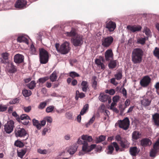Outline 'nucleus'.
Here are the masks:
<instances>
[{"mask_svg":"<svg viewBox=\"0 0 159 159\" xmlns=\"http://www.w3.org/2000/svg\"><path fill=\"white\" fill-rule=\"evenodd\" d=\"M66 36L69 37L74 36L71 39V42L75 47H80L83 42V38L81 35L76 34V31L75 29L72 28L70 32H66L65 33Z\"/></svg>","mask_w":159,"mask_h":159,"instance_id":"f257e3e1","label":"nucleus"},{"mask_svg":"<svg viewBox=\"0 0 159 159\" xmlns=\"http://www.w3.org/2000/svg\"><path fill=\"white\" fill-rule=\"evenodd\" d=\"M143 52L139 48L134 49L132 53V61L134 64L140 63L142 61Z\"/></svg>","mask_w":159,"mask_h":159,"instance_id":"f03ea898","label":"nucleus"},{"mask_svg":"<svg viewBox=\"0 0 159 159\" xmlns=\"http://www.w3.org/2000/svg\"><path fill=\"white\" fill-rule=\"evenodd\" d=\"M55 47L57 51L62 54H67L70 50L69 43L67 42H65L62 44L60 48L59 43H56Z\"/></svg>","mask_w":159,"mask_h":159,"instance_id":"7ed1b4c3","label":"nucleus"},{"mask_svg":"<svg viewBox=\"0 0 159 159\" xmlns=\"http://www.w3.org/2000/svg\"><path fill=\"white\" fill-rule=\"evenodd\" d=\"M39 61L40 63L45 64L48 62L49 59V55L48 52L43 48H40Z\"/></svg>","mask_w":159,"mask_h":159,"instance_id":"20e7f679","label":"nucleus"},{"mask_svg":"<svg viewBox=\"0 0 159 159\" xmlns=\"http://www.w3.org/2000/svg\"><path fill=\"white\" fill-rule=\"evenodd\" d=\"M81 141L80 139H78L77 143L79 144H82L83 145L82 148V150L84 152H89L91 151L92 150L95 148L96 146V144H92L90 146L88 145V143L86 141Z\"/></svg>","mask_w":159,"mask_h":159,"instance_id":"39448f33","label":"nucleus"},{"mask_svg":"<svg viewBox=\"0 0 159 159\" xmlns=\"http://www.w3.org/2000/svg\"><path fill=\"white\" fill-rule=\"evenodd\" d=\"M129 118L126 117L123 120H120L118 121L119 127L124 130H126L129 128Z\"/></svg>","mask_w":159,"mask_h":159,"instance_id":"423d86ee","label":"nucleus"},{"mask_svg":"<svg viewBox=\"0 0 159 159\" xmlns=\"http://www.w3.org/2000/svg\"><path fill=\"white\" fill-rule=\"evenodd\" d=\"M14 122L12 120L8 121L4 125V129L6 133L10 134L13 130L14 127Z\"/></svg>","mask_w":159,"mask_h":159,"instance_id":"0eeeda50","label":"nucleus"},{"mask_svg":"<svg viewBox=\"0 0 159 159\" xmlns=\"http://www.w3.org/2000/svg\"><path fill=\"white\" fill-rule=\"evenodd\" d=\"M14 133L16 136L17 137H24L27 134L24 129L17 127L15 129Z\"/></svg>","mask_w":159,"mask_h":159,"instance_id":"6e6552de","label":"nucleus"},{"mask_svg":"<svg viewBox=\"0 0 159 159\" xmlns=\"http://www.w3.org/2000/svg\"><path fill=\"white\" fill-rule=\"evenodd\" d=\"M98 98L100 101L103 102H106L108 101V103H110L111 102V99L110 96L104 93H100Z\"/></svg>","mask_w":159,"mask_h":159,"instance_id":"1a4fd4ad","label":"nucleus"},{"mask_svg":"<svg viewBox=\"0 0 159 159\" xmlns=\"http://www.w3.org/2000/svg\"><path fill=\"white\" fill-rule=\"evenodd\" d=\"M151 79L148 75L143 77L140 81V84L143 87H147L150 83Z\"/></svg>","mask_w":159,"mask_h":159,"instance_id":"9d476101","label":"nucleus"},{"mask_svg":"<svg viewBox=\"0 0 159 159\" xmlns=\"http://www.w3.org/2000/svg\"><path fill=\"white\" fill-rule=\"evenodd\" d=\"M116 27V24L112 21L106 22V23L105 28L107 29L109 32L113 31Z\"/></svg>","mask_w":159,"mask_h":159,"instance_id":"9b49d317","label":"nucleus"},{"mask_svg":"<svg viewBox=\"0 0 159 159\" xmlns=\"http://www.w3.org/2000/svg\"><path fill=\"white\" fill-rule=\"evenodd\" d=\"M158 150H159V139L153 145V148L151 150L150 152V156L151 157H155Z\"/></svg>","mask_w":159,"mask_h":159,"instance_id":"f8f14e48","label":"nucleus"},{"mask_svg":"<svg viewBox=\"0 0 159 159\" xmlns=\"http://www.w3.org/2000/svg\"><path fill=\"white\" fill-rule=\"evenodd\" d=\"M26 2L24 0H18L16 2L15 7L19 9H23L26 7Z\"/></svg>","mask_w":159,"mask_h":159,"instance_id":"ddd939ff","label":"nucleus"},{"mask_svg":"<svg viewBox=\"0 0 159 159\" xmlns=\"http://www.w3.org/2000/svg\"><path fill=\"white\" fill-rule=\"evenodd\" d=\"M113 40V39L112 37H108L103 40L102 45L104 47H108L112 43Z\"/></svg>","mask_w":159,"mask_h":159,"instance_id":"4468645a","label":"nucleus"},{"mask_svg":"<svg viewBox=\"0 0 159 159\" xmlns=\"http://www.w3.org/2000/svg\"><path fill=\"white\" fill-rule=\"evenodd\" d=\"M114 55L111 49L107 50L105 53V60L107 61H109L113 59Z\"/></svg>","mask_w":159,"mask_h":159,"instance_id":"2eb2a0df","label":"nucleus"},{"mask_svg":"<svg viewBox=\"0 0 159 159\" xmlns=\"http://www.w3.org/2000/svg\"><path fill=\"white\" fill-rule=\"evenodd\" d=\"M127 29L132 32H135L141 30L142 27L140 25H128L127 26Z\"/></svg>","mask_w":159,"mask_h":159,"instance_id":"dca6fc26","label":"nucleus"},{"mask_svg":"<svg viewBox=\"0 0 159 159\" xmlns=\"http://www.w3.org/2000/svg\"><path fill=\"white\" fill-rule=\"evenodd\" d=\"M24 56L21 54H17L14 57V61L16 63L20 64L23 62Z\"/></svg>","mask_w":159,"mask_h":159,"instance_id":"f3484780","label":"nucleus"},{"mask_svg":"<svg viewBox=\"0 0 159 159\" xmlns=\"http://www.w3.org/2000/svg\"><path fill=\"white\" fill-rule=\"evenodd\" d=\"M121 148L124 150L125 148H127L129 146V143L126 140L123 139L119 142Z\"/></svg>","mask_w":159,"mask_h":159,"instance_id":"a211bd4d","label":"nucleus"},{"mask_svg":"<svg viewBox=\"0 0 159 159\" xmlns=\"http://www.w3.org/2000/svg\"><path fill=\"white\" fill-rule=\"evenodd\" d=\"M141 134L139 131H134L132 133V139L134 141L137 140L141 138Z\"/></svg>","mask_w":159,"mask_h":159,"instance_id":"6ab92c4d","label":"nucleus"},{"mask_svg":"<svg viewBox=\"0 0 159 159\" xmlns=\"http://www.w3.org/2000/svg\"><path fill=\"white\" fill-rule=\"evenodd\" d=\"M152 120L154 125L159 127V114L155 113L152 115Z\"/></svg>","mask_w":159,"mask_h":159,"instance_id":"aec40b11","label":"nucleus"},{"mask_svg":"<svg viewBox=\"0 0 159 159\" xmlns=\"http://www.w3.org/2000/svg\"><path fill=\"white\" fill-rule=\"evenodd\" d=\"M141 144L143 146H149L151 145L152 142L148 139H143L141 141Z\"/></svg>","mask_w":159,"mask_h":159,"instance_id":"412c9836","label":"nucleus"},{"mask_svg":"<svg viewBox=\"0 0 159 159\" xmlns=\"http://www.w3.org/2000/svg\"><path fill=\"white\" fill-rule=\"evenodd\" d=\"M130 154L132 156H135L139 152V151L136 147H131L129 149Z\"/></svg>","mask_w":159,"mask_h":159,"instance_id":"4be33fe9","label":"nucleus"},{"mask_svg":"<svg viewBox=\"0 0 159 159\" xmlns=\"http://www.w3.org/2000/svg\"><path fill=\"white\" fill-rule=\"evenodd\" d=\"M81 88L82 91L84 92H86L89 88V84L87 81H83L81 84Z\"/></svg>","mask_w":159,"mask_h":159,"instance_id":"5701e85b","label":"nucleus"},{"mask_svg":"<svg viewBox=\"0 0 159 159\" xmlns=\"http://www.w3.org/2000/svg\"><path fill=\"white\" fill-rule=\"evenodd\" d=\"M151 102V100L147 98H144L141 101L142 104L144 107L148 106Z\"/></svg>","mask_w":159,"mask_h":159,"instance_id":"b1692460","label":"nucleus"},{"mask_svg":"<svg viewBox=\"0 0 159 159\" xmlns=\"http://www.w3.org/2000/svg\"><path fill=\"white\" fill-rule=\"evenodd\" d=\"M95 63L99 67H101V69L104 70L105 69V65L100 59H96L95 60Z\"/></svg>","mask_w":159,"mask_h":159,"instance_id":"393cba45","label":"nucleus"},{"mask_svg":"<svg viewBox=\"0 0 159 159\" xmlns=\"http://www.w3.org/2000/svg\"><path fill=\"white\" fill-rule=\"evenodd\" d=\"M17 41L19 43L24 42L27 44H28V41L27 39L23 36H20L18 37Z\"/></svg>","mask_w":159,"mask_h":159,"instance_id":"a878e982","label":"nucleus"},{"mask_svg":"<svg viewBox=\"0 0 159 159\" xmlns=\"http://www.w3.org/2000/svg\"><path fill=\"white\" fill-rule=\"evenodd\" d=\"M82 140L81 141L84 143V141H86L87 142V141L88 142H90L92 141L93 139L91 136H88L87 135H83L82 136Z\"/></svg>","mask_w":159,"mask_h":159,"instance_id":"bb28decb","label":"nucleus"},{"mask_svg":"<svg viewBox=\"0 0 159 159\" xmlns=\"http://www.w3.org/2000/svg\"><path fill=\"white\" fill-rule=\"evenodd\" d=\"M111 144L113 146L114 148H115L116 151V152H118L119 151L121 152L124 150V149L120 148L118 143L116 142H113Z\"/></svg>","mask_w":159,"mask_h":159,"instance_id":"cd10ccee","label":"nucleus"},{"mask_svg":"<svg viewBox=\"0 0 159 159\" xmlns=\"http://www.w3.org/2000/svg\"><path fill=\"white\" fill-rule=\"evenodd\" d=\"M110 62L108 65L110 69H112L115 68L116 66V60H110Z\"/></svg>","mask_w":159,"mask_h":159,"instance_id":"c85d7f7f","label":"nucleus"},{"mask_svg":"<svg viewBox=\"0 0 159 159\" xmlns=\"http://www.w3.org/2000/svg\"><path fill=\"white\" fill-rule=\"evenodd\" d=\"M33 125L34 126L36 127L38 129H40L41 128V125L39 123L38 120L34 119L33 120Z\"/></svg>","mask_w":159,"mask_h":159,"instance_id":"c756f323","label":"nucleus"},{"mask_svg":"<svg viewBox=\"0 0 159 159\" xmlns=\"http://www.w3.org/2000/svg\"><path fill=\"white\" fill-rule=\"evenodd\" d=\"M146 39L145 38H139L137 39V43L143 45L145 44Z\"/></svg>","mask_w":159,"mask_h":159,"instance_id":"7c9ffc66","label":"nucleus"},{"mask_svg":"<svg viewBox=\"0 0 159 159\" xmlns=\"http://www.w3.org/2000/svg\"><path fill=\"white\" fill-rule=\"evenodd\" d=\"M57 73L56 71H54L50 76V79L52 82L55 81L57 78Z\"/></svg>","mask_w":159,"mask_h":159,"instance_id":"2f4dec72","label":"nucleus"},{"mask_svg":"<svg viewBox=\"0 0 159 159\" xmlns=\"http://www.w3.org/2000/svg\"><path fill=\"white\" fill-rule=\"evenodd\" d=\"M77 148L75 146H70L68 149V151L71 154H73L76 151Z\"/></svg>","mask_w":159,"mask_h":159,"instance_id":"473e14b6","label":"nucleus"},{"mask_svg":"<svg viewBox=\"0 0 159 159\" xmlns=\"http://www.w3.org/2000/svg\"><path fill=\"white\" fill-rule=\"evenodd\" d=\"M114 76L116 79L117 80H120L122 79V71H120L116 74L114 75Z\"/></svg>","mask_w":159,"mask_h":159,"instance_id":"72a5a7b5","label":"nucleus"},{"mask_svg":"<svg viewBox=\"0 0 159 159\" xmlns=\"http://www.w3.org/2000/svg\"><path fill=\"white\" fill-rule=\"evenodd\" d=\"M36 85V83L35 81H32L30 83L26 85L30 89H34Z\"/></svg>","mask_w":159,"mask_h":159,"instance_id":"f704fd0d","label":"nucleus"},{"mask_svg":"<svg viewBox=\"0 0 159 159\" xmlns=\"http://www.w3.org/2000/svg\"><path fill=\"white\" fill-rule=\"evenodd\" d=\"M23 95L25 97H29L32 94L31 91L29 90L24 89L22 91Z\"/></svg>","mask_w":159,"mask_h":159,"instance_id":"c9c22d12","label":"nucleus"},{"mask_svg":"<svg viewBox=\"0 0 159 159\" xmlns=\"http://www.w3.org/2000/svg\"><path fill=\"white\" fill-rule=\"evenodd\" d=\"M10 68L9 70V72L11 73H14L16 71V69L13 64L11 63H10Z\"/></svg>","mask_w":159,"mask_h":159,"instance_id":"e433bc0d","label":"nucleus"},{"mask_svg":"<svg viewBox=\"0 0 159 159\" xmlns=\"http://www.w3.org/2000/svg\"><path fill=\"white\" fill-rule=\"evenodd\" d=\"M106 137L103 135H101L96 138V143H97L104 141L106 139Z\"/></svg>","mask_w":159,"mask_h":159,"instance_id":"4c0bfd02","label":"nucleus"},{"mask_svg":"<svg viewBox=\"0 0 159 159\" xmlns=\"http://www.w3.org/2000/svg\"><path fill=\"white\" fill-rule=\"evenodd\" d=\"M153 53V55L159 59V48L155 47Z\"/></svg>","mask_w":159,"mask_h":159,"instance_id":"58836bf2","label":"nucleus"},{"mask_svg":"<svg viewBox=\"0 0 159 159\" xmlns=\"http://www.w3.org/2000/svg\"><path fill=\"white\" fill-rule=\"evenodd\" d=\"M88 108L89 105L88 104H85L81 110L80 112V114L82 115H83L86 112L87 110L88 109Z\"/></svg>","mask_w":159,"mask_h":159,"instance_id":"ea45409f","label":"nucleus"},{"mask_svg":"<svg viewBox=\"0 0 159 159\" xmlns=\"http://www.w3.org/2000/svg\"><path fill=\"white\" fill-rule=\"evenodd\" d=\"M47 102L44 101L40 103L38 106V108L42 110L47 105Z\"/></svg>","mask_w":159,"mask_h":159,"instance_id":"a19ab883","label":"nucleus"},{"mask_svg":"<svg viewBox=\"0 0 159 159\" xmlns=\"http://www.w3.org/2000/svg\"><path fill=\"white\" fill-rule=\"evenodd\" d=\"M96 78L97 77L96 76H93V82L92 84V87L95 90L97 89V81L96 80Z\"/></svg>","mask_w":159,"mask_h":159,"instance_id":"79ce46f5","label":"nucleus"},{"mask_svg":"<svg viewBox=\"0 0 159 159\" xmlns=\"http://www.w3.org/2000/svg\"><path fill=\"white\" fill-rule=\"evenodd\" d=\"M114 150V148L112 144L108 146V151L107 152L108 154H112Z\"/></svg>","mask_w":159,"mask_h":159,"instance_id":"37998d69","label":"nucleus"},{"mask_svg":"<svg viewBox=\"0 0 159 159\" xmlns=\"http://www.w3.org/2000/svg\"><path fill=\"white\" fill-rule=\"evenodd\" d=\"M26 153V151L24 150H22L20 151L17 152L18 156L22 158Z\"/></svg>","mask_w":159,"mask_h":159,"instance_id":"c03bdc74","label":"nucleus"},{"mask_svg":"<svg viewBox=\"0 0 159 159\" xmlns=\"http://www.w3.org/2000/svg\"><path fill=\"white\" fill-rule=\"evenodd\" d=\"M69 76L72 78H74L76 77H80V75L76 72L71 71L69 73Z\"/></svg>","mask_w":159,"mask_h":159,"instance_id":"a18cd8bd","label":"nucleus"},{"mask_svg":"<svg viewBox=\"0 0 159 159\" xmlns=\"http://www.w3.org/2000/svg\"><path fill=\"white\" fill-rule=\"evenodd\" d=\"M54 107L53 106H50L48 107L46 109V111L47 113L52 112L54 110Z\"/></svg>","mask_w":159,"mask_h":159,"instance_id":"49530a36","label":"nucleus"},{"mask_svg":"<svg viewBox=\"0 0 159 159\" xmlns=\"http://www.w3.org/2000/svg\"><path fill=\"white\" fill-rule=\"evenodd\" d=\"M30 117L26 114H22L21 115L20 120L21 119L22 120H27L30 119Z\"/></svg>","mask_w":159,"mask_h":159,"instance_id":"de8ad7c7","label":"nucleus"},{"mask_svg":"<svg viewBox=\"0 0 159 159\" xmlns=\"http://www.w3.org/2000/svg\"><path fill=\"white\" fill-rule=\"evenodd\" d=\"M49 77L48 76L45 77L43 78H40L39 79V81L40 83L42 84L44 83L45 81L48 80Z\"/></svg>","mask_w":159,"mask_h":159,"instance_id":"09e8293b","label":"nucleus"},{"mask_svg":"<svg viewBox=\"0 0 159 159\" xmlns=\"http://www.w3.org/2000/svg\"><path fill=\"white\" fill-rule=\"evenodd\" d=\"M9 55V53L7 52H4L1 54V56L3 59L6 60L8 59Z\"/></svg>","mask_w":159,"mask_h":159,"instance_id":"8fccbe9b","label":"nucleus"},{"mask_svg":"<svg viewBox=\"0 0 159 159\" xmlns=\"http://www.w3.org/2000/svg\"><path fill=\"white\" fill-rule=\"evenodd\" d=\"M76 94L77 95H78L79 97L80 98H83L85 97V94L83 93H80L79 91L78 90H77L76 91Z\"/></svg>","mask_w":159,"mask_h":159,"instance_id":"3c124183","label":"nucleus"},{"mask_svg":"<svg viewBox=\"0 0 159 159\" xmlns=\"http://www.w3.org/2000/svg\"><path fill=\"white\" fill-rule=\"evenodd\" d=\"M14 144L15 146L20 147H21L23 146V143L19 140L16 141L15 143Z\"/></svg>","mask_w":159,"mask_h":159,"instance_id":"603ef678","label":"nucleus"},{"mask_svg":"<svg viewBox=\"0 0 159 159\" xmlns=\"http://www.w3.org/2000/svg\"><path fill=\"white\" fill-rule=\"evenodd\" d=\"M105 93H108L110 95H113L115 94V91L113 89H111L109 90L106 89L105 90Z\"/></svg>","mask_w":159,"mask_h":159,"instance_id":"864d4df0","label":"nucleus"},{"mask_svg":"<svg viewBox=\"0 0 159 159\" xmlns=\"http://www.w3.org/2000/svg\"><path fill=\"white\" fill-rule=\"evenodd\" d=\"M7 108V107L6 106L0 105V112L4 111H6Z\"/></svg>","mask_w":159,"mask_h":159,"instance_id":"5fc2aeb1","label":"nucleus"},{"mask_svg":"<svg viewBox=\"0 0 159 159\" xmlns=\"http://www.w3.org/2000/svg\"><path fill=\"white\" fill-rule=\"evenodd\" d=\"M19 102V99L18 98H16L11 100L10 102V103L11 104H13Z\"/></svg>","mask_w":159,"mask_h":159,"instance_id":"6e6d98bb","label":"nucleus"},{"mask_svg":"<svg viewBox=\"0 0 159 159\" xmlns=\"http://www.w3.org/2000/svg\"><path fill=\"white\" fill-rule=\"evenodd\" d=\"M12 115L14 116L16 118V120L18 121H20V117L17 114V113L15 112H13L12 113Z\"/></svg>","mask_w":159,"mask_h":159,"instance_id":"4d7b16f0","label":"nucleus"},{"mask_svg":"<svg viewBox=\"0 0 159 159\" xmlns=\"http://www.w3.org/2000/svg\"><path fill=\"white\" fill-rule=\"evenodd\" d=\"M44 119L47 121L48 123H51L52 122V119L50 116H47L44 118Z\"/></svg>","mask_w":159,"mask_h":159,"instance_id":"13d9d810","label":"nucleus"},{"mask_svg":"<svg viewBox=\"0 0 159 159\" xmlns=\"http://www.w3.org/2000/svg\"><path fill=\"white\" fill-rule=\"evenodd\" d=\"M95 119V116L94 115L93 116L92 118L90 119L89 122L88 123V124L89 125H90L91 124H92L93 122L94 121Z\"/></svg>","mask_w":159,"mask_h":159,"instance_id":"bf43d9fd","label":"nucleus"},{"mask_svg":"<svg viewBox=\"0 0 159 159\" xmlns=\"http://www.w3.org/2000/svg\"><path fill=\"white\" fill-rule=\"evenodd\" d=\"M115 139L117 141L119 142H120L123 139L120 135H117L116 136Z\"/></svg>","mask_w":159,"mask_h":159,"instance_id":"052dcab7","label":"nucleus"},{"mask_svg":"<svg viewBox=\"0 0 159 159\" xmlns=\"http://www.w3.org/2000/svg\"><path fill=\"white\" fill-rule=\"evenodd\" d=\"M31 109L30 106H29L27 107H25L24 108V111L26 112H28L30 111Z\"/></svg>","mask_w":159,"mask_h":159,"instance_id":"680f3d73","label":"nucleus"},{"mask_svg":"<svg viewBox=\"0 0 159 159\" xmlns=\"http://www.w3.org/2000/svg\"><path fill=\"white\" fill-rule=\"evenodd\" d=\"M119 108L120 110V111L121 113V114H123V113L124 110H125V108H124L123 105L122 104H120L119 105Z\"/></svg>","mask_w":159,"mask_h":159,"instance_id":"e2e57ef3","label":"nucleus"},{"mask_svg":"<svg viewBox=\"0 0 159 159\" xmlns=\"http://www.w3.org/2000/svg\"><path fill=\"white\" fill-rule=\"evenodd\" d=\"M66 117L69 119H71L72 117V113L70 112L66 113Z\"/></svg>","mask_w":159,"mask_h":159,"instance_id":"0e129e2a","label":"nucleus"},{"mask_svg":"<svg viewBox=\"0 0 159 159\" xmlns=\"http://www.w3.org/2000/svg\"><path fill=\"white\" fill-rule=\"evenodd\" d=\"M119 99V97L117 96H116L112 98L113 102L116 103L117 102Z\"/></svg>","mask_w":159,"mask_h":159,"instance_id":"69168bd1","label":"nucleus"},{"mask_svg":"<svg viewBox=\"0 0 159 159\" xmlns=\"http://www.w3.org/2000/svg\"><path fill=\"white\" fill-rule=\"evenodd\" d=\"M31 51L33 54H35L36 52V49L34 47V46L31 45Z\"/></svg>","mask_w":159,"mask_h":159,"instance_id":"338daca9","label":"nucleus"},{"mask_svg":"<svg viewBox=\"0 0 159 159\" xmlns=\"http://www.w3.org/2000/svg\"><path fill=\"white\" fill-rule=\"evenodd\" d=\"M38 152L40 154H45L46 153V151L45 150H42L41 149H39L38 150Z\"/></svg>","mask_w":159,"mask_h":159,"instance_id":"774afa93","label":"nucleus"}]
</instances>
